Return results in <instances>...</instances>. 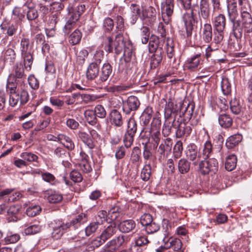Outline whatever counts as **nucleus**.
<instances>
[{"label":"nucleus","mask_w":252,"mask_h":252,"mask_svg":"<svg viewBox=\"0 0 252 252\" xmlns=\"http://www.w3.org/2000/svg\"><path fill=\"white\" fill-rule=\"evenodd\" d=\"M103 45L105 50L108 52H115L119 54L124 49L125 43L121 33H118L114 39L110 36L107 37L104 40Z\"/></svg>","instance_id":"nucleus-1"},{"label":"nucleus","mask_w":252,"mask_h":252,"mask_svg":"<svg viewBox=\"0 0 252 252\" xmlns=\"http://www.w3.org/2000/svg\"><path fill=\"white\" fill-rule=\"evenodd\" d=\"M218 163L216 159L214 158L208 159H200L197 166L200 172L203 175L209 174L210 172H215L217 170Z\"/></svg>","instance_id":"nucleus-2"},{"label":"nucleus","mask_w":252,"mask_h":252,"mask_svg":"<svg viewBox=\"0 0 252 252\" xmlns=\"http://www.w3.org/2000/svg\"><path fill=\"white\" fill-rule=\"evenodd\" d=\"M29 99V95L28 92L23 90L20 93H17L13 90L12 92H9V103L10 106L14 107L18 102H20L21 105L26 104Z\"/></svg>","instance_id":"nucleus-3"},{"label":"nucleus","mask_w":252,"mask_h":252,"mask_svg":"<svg viewBox=\"0 0 252 252\" xmlns=\"http://www.w3.org/2000/svg\"><path fill=\"white\" fill-rule=\"evenodd\" d=\"M116 232L115 225L114 224H110L102 231L99 237L93 241V245L96 247H99L113 236Z\"/></svg>","instance_id":"nucleus-4"},{"label":"nucleus","mask_w":252,"mask_h":252,"mask_svg":"<svg viewBox=\"0 0 252 252\" xmlns=\"http://www.w3.org/2000/svg\"><path fill=\"white\" fill-rule=\"evenodd\" d=\"M174 8V0H163L161 2V10L163 21L168 24L173 14Z\"/></svg>","instance_id":"nucleus-5"},{"label":"nucleus","mask_w":252,"mask_h":252,"mask_svg":"<svg viewBox=\"0 0 252 252\" xmlns=\"http://www.w3.org/2000/svg\"><path fill=\"white\" fill-rule=\"evenodd\" d=\"M194 6H193L190 13L186 12L183 16V19L185 23L187 37H189L191 35L193 27L194 24L197 22L196 20L194 18Z\"/></svg>","instance_id":"nucleus-6"},{"label":"nucleus","mask_w":252,"mask_h":252,"mask_svg":"<svg viewBox=\"0 0 252 252\" xmlns=\"http://www.w3.org/2000/svg\"><path fill=\"white\" fill-rule=\"evenodd\" d=\"M241 20L238 21L240 23L241 29L245 32L251 33L252 32V17L250 12L247 10H244V8L241 11Z\"/></svg>","instance_id":"nucleus-7"},{"label":"nucleus","mask_w":252,"mask_h":252,"mask_svg":"<svg viewBox=\"0 0 252 252\" xmlns=\"http://www.w3.org/2000/svg\"><path fill=\"white\" fill-rule=\"evenodd\" d=\"M138 98L133 95L129 96L126 100L123 102V110L127 115L131 112L136 111L140 106Z\"/></svg>","instance_id":"nucleus-8"},{"label":"nucleus","mask_w":252,"mask_h":252,"mask_svg":"<svg viewBox=\"0 0 252 252\" xmlns=\"http://www.w3.org/2000/svg\"><path fill=\"white\" fill-rule=\"evenodd\" d=\"M128 237L125 235H119L108 242L105 246V250L108 252H114L127 241Z\"/></svg>","instance_id":"nucleus-9"},{"label":"nucleus","mask_w":252,"mask_h":252,"mask_svg":"<svg viewBox=\"0 0 252 252\" xmlns=\"http://www.w3.org/2000/svg\"><path fill=\"white\" fill-rule=\"evenodd\" d=\"M70 227V224L69 222L64 223L60 220L56 221L53 227L52 237L56 240L60 239L65 231Z\"/></svg>","instance_id":"nucleus-10"},{"label":"nucleus","mask_w":252,"mask_h":252,"mask_svg":"<svg viewBox=\"0 0 252 252\" xmlns=\"http://www.w3.org/2000/svg\"><path fill=\"white\" fill-rule=\"evenodd\" d=\"M197 12L199 20L207 21L210 17L211 7L208 0H200Z\"/></svg>","instance_id":"nucleus-11"},{"label":"nucleus","mask_w":252,"mask_h":252,"mask_svg":"<svg viewBox=\"0 0 252 252\" xmlns=\"http://www.w3.org/2000/svg\"><path fill=\"white\" fill-rule=\"evenodd\" d=\"M160 125V120L158 119L154 118L150 132L151 133L152 139L155 142V144L154 145L155 148H157L160 140V133L159 131Z\"/></svg>","instance_id":"nucleus-12"},{"label":"nucleus","mask_w":252,"mask_h":252,"mask_svg":"<svg viewBox=\"0 0 252 252\" xmlns=\"http://www.w3.org/2000/svg\"><path fill=\"white\" fill-rule=\"evenodd\" d=\"M186 155L192 162L194 166L198 165V162L201 159V155L198 153L197 146L195 144H191L188 146Z\"/></svg>","instance_id":"nucleus-13"},{"label":"nucleus","mask_w":252,"mask_h":252,"mask_svg":"<svg viewBox=\"0 0 252 252\" xmlns=\"http://www.w3.org/2000/svg\"><path fill=\"white\" fill-rule=\"evenodd\" d=\"M100 62L101 60L99 59L95 60L89 65L86 71V77L88 80L94 79L98 76Z\"/></svg>","instance_id":"nucleus-14"},{"label":"nucleus","mask_w":252,"mask_h":252,"mask_svg":"<svg viewBox=\"0 0 252 252\" xmlns=\"http://www.w3.org/2000/svg\"><path fill=\"white\" fill-rule=\"evenodd\" d=\"M23 10L26 12L27 18L32 21L38 17L37 11L35 8V4L31 0H28L24 4Z\"/></svg>","instance_id":"nucleus-15"},{"label":"nucleus","mask_w":252,"mask_h":252,"mask_svg":"<svg viewBox=\"0 0 252 252\" xmlns=\"http://www.w3.org/2000/svg\"><path fill=\"white\" fill-rule=\"evenodd\" d=\"M26 75L24 72V69L21 63H16L14 69L13 73L9 76V78H14L16 83H21L26 79Z\"/></svg>","instance_id":"nucleus-16"},{"label":"nucleus","mask_w":252,"mask_h":252,"mask_svg":"<svg viewBox=\"0 0 252 252\" xmlns=\"http://www.w3.org/2000/svg\"><path fill=\"white\" fill-rule=\"evenodd\" d=\"M227 11L230 21L232 23L233 27L237 29L240 25V23L239 21H235L238 15L236 3L228 2Z\"/></svg>","instance_id":"nucleus-17"},{"label":"nucleus","mask_w":252,"mask_h":252,"mask_svg":"<svg viewBox=\"0 0 252 252\" xmlns=\"http://www.w3.org/2000/svg\"><path fill=\"white\" fill-rule=\"evenodd\" d=\"M213 25L215 32H221L222 31H224L226 25L224 15L219 14L217 16H215L213 19Z\"/></svg>","instance_id":"nucleus-18"},{"label":"nucleus","mask_w":252,"mask_h":252,"mask_svg":"<svg viewBox=\"0 0 252 252\" xmlns=\"http://www.w3.org/2000/svg\"><path fill=\"white\" fill-rule=\"evenodd\" d=\"M19 50L21 55L29 53H33V43L28 38H22L20 43Z\"/></svg>","instance_id":"nucleus-19"},{"label":"nucleus","mask_w":252,"mask_h":252,"mask_svg":"<svg viewBox=\"0 0 252 252\" xmlns=\"http://www.w3.org/2000/svg\"><path fill=\"white\" fill-rule=\"evenodd\" d=\"M162 43H163V42L162 40H159L158 37L152 35L149 43V50L150 52H158V51H160L159 49H161V52H163L162 46L161 45Z\"/></svg>","instance_id":"nucleus-20"},{"label":"nucleus","mask_w":252,"mask_h":252,"mask_svg":"<svg viewBox=\"0 0 252 252\" xmlns=\"http://www.w3.org/2000/svg\"><path fill=\"white\" fill-rule=\"evenodd\" d=\"M163 242H165V247L166 249L171 248L174 251L183 252L181 251L182 243L179 239L171 237L166 240L165 238L163 239Z\"/></svg>","instance_id":"nucleus-21"},{"label":"nucleus","mask_w":252,"mask_h":252,"mask_svg":"<svg viewBox=\"0 0 252 252\" xmlns=\"http://www.w3.org/2000/svg\"><path fill=\"white\" fill-rule=\"evenodd\" d=\"M192 128L189 125L184 122H180L178 125V128L176 132V136L181 138L183 136H189L191 132Z\"/></svg>","instance_id":"nucleus-22"},{"label":"nucleus","mask_w":252,"mask_h":252,"mask_svg":"<svg viewBox=\"0 0 252 252\" xmlns=\"http://www.w3.org/2000/svg\"><path fill=\"white\" fill-rule=\"evenodd\" d=\"M57 138H58V141L60 142L68 150L71 151L74 149V143L69 137L63 134H60L57 136Z\"/></svg>","instance_id":"nucleus-23"},{"label":"nucleus","mask_w":252,"mask_h":252,"mask_svg":"<svg viewBox=\"0 0 252 252\" xmlns=\"http://www.w3.org/2000/svg\"><path fill=\"white\" fill-rule=\"evenodd\" d=\"M16 56L15 51L14 49L10 47L4 48L2 52L1 57L5 62L9 64L14 62Z\"/></svg>","instance_id":"nucleus-24"},{"label":"nucleus","mask_w":252,"mask_h":252,"mask_svg":"<svg viewBox=\"0 0 252 252\" xmlns=\"http://www.w3.org/2000/svg\"><path fill=\"white\" fill-rule=\"evenodd\" d=\"M136 224L134 220H127L121 222L119 227L120 230L123 233H128L132 231L135 227Z\"/></svg>","instance_id":"nucleus-25"},{"label":"nucleus","mask_w":252,"mask_h":252,"mask_svg":"<svg viewBox=\"0 0 252 252\" xmlns=\"http://www.w3.org/2000/svg\"><path fill=\"white\" fill-rule=\"evenodd\" d=\"M201 36L206 43H209L212 40V28L211 24L206 23L204 25Z\"/></svg>","instance_id":"nucleus-26"},{"label":"nucleus","mask_w":252,"mask_h":252,"mask_svg":"<svg viewBox=\"0 0 252 252\" xmlns=\"http://www.w3.org/2000/svg\"><path fill=\"white\" fill-rule=\"evenodd\" d=\"M112 72V67L108 63H104L100 71L99 80L101 82L106 81Z\"/></svg>","instance_id":"nucleus-27"},{"label":"nucleus","mask_w":252,"mask_h":252,"mask_svg":"<svg viewBox=\"0 0 252 252\" xmlns=\"http://www.w3.org/2000/svg\"><path fill=\"white\" fill-rule=\"evenodd\" d=\"M110 120L116 126L120 127L123 124V120L120 112L116 109L112 110L110 114Z\"/></svg>","instance_id":"nucleus-28"},{"label":"nucleus","mask_w":252,"mask_h":252,"mask_svg":"<svg viewBox=\"0 0 252 252\" xmlns=\"http://www.w3.org/2000/svg\"><path fill=\"white\" fill-rule=\"evenodd\" d=\"M218 121L220 125L225 128L230 127L233 123L231 117L229 115L226 114L220 115L218 118Z\"/></svg>","instance_id":"nucleus-29"},{"label":"nucleus","mask_w":252,"mask_h":252,"mask_svg":"<svg viewBox=\"0 0 252 252\" xmlns=\"http://www.w3.org/2000/svg\"><path fill=\"white\" fill-rule=\"evenodd\" d=\"M242 137L240 134H236L229 137L226 141V146L228 149H232L239 144L242 140Z\"/></svg>","instance_id":"nucleus-30"},{"label":"nucleus","mask_w":252,"mask_h":252,"mask_svg":"<svg viewBox=\"0 0 252 252\" xmlns=\"http://www.w3.org/2000/svg\"><path fill=\"white\" fill-rule=\"evenodd\" d=\"M153 113V111L151 107H147L145 109L140 117L141 121L144 125L146 126L149 123Z\"/></svg>","instance_id":"nucleus-31"},{"label":"nucleus","mask_w":252,"mask_h":252,"mask_svg":"<svg viewBox=\"0 0 252 252\" xmlns=\"http://www.w3.org/2000/svg\"><path fill=\"white\" fill-rule=\"evenodd\" d=\"M130 9L131 12L130 18V23L132 25H133L136 23L138 17L140 16L141 10L140 6L135 4H131Z\"/></svg>","instance_id":"nucleus-32"},{"label":"nucleus","mask_w":252,"mask_h":252,"mask_svg":"<svg viewBox=\"0 0 252 252\" xmlns=\"http://www.w3.org/2000/svg\"><path fill=\"white\" fill-rule=\"evenodd\" d=\"M161 51V49H159ZM163 52L158 51V52L155 53L151 57L150 66L152 69H155L159 66L162 59V54Z\"/></svg>","instance_id":"nucleus-33"},{"label":"nucleus","mask_w":252,"mask_h":252,"mask_svg":"<svg viewBox=\"0 0 252 252\" xmlns=\"http://www.w3.org/2000/svg\"><path fill=\"white\" fill-rule=\"evenodd\" d=\"M200 54H197L187 60L186 65L188 69L192 70L198 66L200 63Z\"/></svg>","instance_id":"nucleus-34"},{"label":"nucleus","mask_w":252,"mask_h":252,"mask_svg":"<svg viewBox=\"0 0 252 252\" xmlns=\"http://www.w3.org/2000/svg\"><path fill=\"white\" fill-rule=\"evenodd\" d=\"M33 53H29L21 55L23 59V63L25 68L28 70H31L32 65L33 61Z\"/></svg>","instance_id":"nucleus-35"},{"label":"nucleus","mask_w":252,"mask_h":252,"mask_svg":"<svg viewBox=\"0 0 252 252\" xmlns=\"http://www.w3.org/2000/svg\"><path fill=\"white\" fill-rule=\"evenodd\" d=\"M102 225L101 221H93L91 222L85 228L86 235L90 236L94 233Z\"/></svg>","instance_id":"nucleus-36"},{"label":"nucleus","mask_w":252,"mask_h":252,"mask_svg":"<svg viewBox=\"0 0 252 252\" xmlns=\"http://www.w3.org/2000/svg\"><path fill=\"white\" fill-rule=\"evenodd\" d=\"M178 168L180 173H187L190 169V162L185 158H181L178 161Z\"/></svg>","instance_id":"nucleus-37"},{"label":"nucleus","mask_w":252,"mask_h":252,"mask_svg":"<svg viewBox=\"0 0 252 252\" xmlns=\"http://www.w3.org/2000/svg\"><path fill=\"white\" fill-rule=\"evenodd\" d=\"M237 158L234 155L228 156L226 158L225 163V168L229 171L233 170L236 166Z\"/></svg>","instance_id":"nucleus-38"},{"label":"nucleus","mask_w":252,"mask_h":252,"mask_svg":"<svg viewBox=\"0 0 252 252\" xmlns=\"http://www.w3.org/2000/svg\"><path fill=\"white\" fill-rule=\"evenodd\" d=\"M20 238V235L18 234L8 231L2 241L5 244H13L18 242Z\"/></svg>","instance_id":"nucleus-39"},{"label":"nucleus","mask_w":252,"mask_h":252,"mask_svg":"<svg viewBox=\"0 0 252 252\" xmlns=\"http://www.w3.org/2000/svg\"><path fill=\"white\" fill-rule=\"evenodd\" d=\"M79 138L82 141L90 148L93 149L94 147V145L92 140L89 137L87 133L84 132H80L78 133Z\"/></svg>","instance_id":"nucleus-40"},{"label":"nucleus","mask_w":252,"mask_h":252,"mask_svg":"<svg viewBox=\"0 0 252 252\" xmlns=\"http://www.w3.org/2000/svg\"><path fill=\"white\" fill-rule=\"evenodd\" d=\"M41 210L39 205L31 204L26 209V213L29 217H34L39 214Z\"/></svg>","instance_id":"nucleus-41"},{"label":"nucleus","mask_w":252,"mask_h":252,"mask_svg":"<svg viewBox=\"0 0 252 252\" xmlns=\"http://www.w3.org/2000/svg\"><path fill=\"white\" fill-rule=\"evenodd\" d=\"M84 115L86 120L90 124L94 125L96 123L97 119L95 112L93 110H86L84 112Z\"/></svg>","instance_id":"nucleus-42"},{"label":"nucleus","mask_w":252,"mask_h":252,"mask_svg":"<svg viewBox=\"0 0 252 252\" xmlns=\"http://www.w3.org/2000/svg\"><path fill=\"white\" fill-rule=\"evenodd\" d=\"M87 221V216L86 214L82 213L78 215L76 218L74 219L69 223L74 227H77L80 223H84Z\"/></svg>","instance_id":"nucleus-43"},{"label":"nucleus","mask_w":252,"mask_h":252,"mask_svg":"<svg viewBox=\"0 0 252 252\" xmlns=\"http://www.w3.org/2000/svg\"><path fill=\"white\" fill-rule=\"evenodd\" d=\"M120 209L118 206H114L111 208L107 213L108 219L111 220H116L119 216Z\"/></svg>","instance_id":"nucleus-44"},{"label":"nucleus","mask_w":252,"mask_h":252,"mask_svg":"<svg viewBox=\"0 0 252 252\" xmlns=\"http://www.w3.org/2000/svg\"><path fill=\"white\" fill-rule=\"evenodd\" d=\"M230 107L232 112L235 114H239L242 109L239 101L236 98L230 101Z\"/></svg>","instance_id":"nucleus-45"},{"label":"nucleus","mask_w":252,"mask_h":252,"mask_svg":"<svg viewBox=\"0 0 252 252\" xmlns=\"http://www.w3.org/2000/svg\"><path fill=\"white\" fill-rule=\"evenodd\" d=\"M82 37V34L80 31L75 30L69 36V42L72 45L78 43Z\"/></svg>","instance_id":"nucleus-46"},{"label":"nucleus","mask_w":252,"mask_h":252,"mask_svg":"<svg viewBox=\"0 0 252 252\" xmlns=\"http://www.w3.org/2000/svg\"><path fill=\"white\" fill-rule=\"evenodd\" d=\"M20 157L25 161L30 162L36 161L38 159V157L36 155L31 152L22 153Z\"/></svg>","instance_id":"nucleus-47"},{"label":"nucleus","mask_w":252,"mask_h":252,"mask_svg":"<svg viewBox=\"0 0 252 252\" xmlns=\"http://www.w3.org/2000/svg\"><path fill=\"white\" fill-rule=\"evenodd\" d=\"M127 130L126 133L130 135H135L137 130V124L135 120L130 118L127 122Z\"/></svg>","instance_id":"nucleus-48"},{"label":"nucleus","mask_w":252,"mask_h":252,"mask_svg":"<svg viewBox=\"0 0 252 252\" xmlns=\"http://www.w3.org/2000/svg\"><path fill=\"white\" fill-rule=\"evenodd\" d=\"M151 166L149 164H146L143 168L141 173V177L143 181H148L151 176Z\"/></svg>","instance_id":"nucleus-49"},{"label":"nucleus","mask_w":252,"mask_h":252,"mask_svg":"<svg viewBox=\"0 0 252 252\" xmlns=\"http://www.w3.org/2000/svg\"><path fill=\"white\" fill-rule=\"evenodd\" d=\"M130 62H129V57H127L126 58H121L120 59L119 63V71L122 72L125 71V70L130 66Z\"/></svg>","instance_id":"nucleus-50"},{"label":"nucleus","mask_w":252,"mask_h":252,"mask_svg":"<svg viewBox=\"0 0 252 252\" xmlns=\"http://www.w3.org/2000/svg\"><path fill=\"white\" fill-rule=\"evenodd\" d=\"M140 31L142 43L143 44H146L148 41L150 36L149 29L146 27H143Z\"/></svg>","instance_id":"nucleus-51"},{"label":"nucleus","mask_w":252,"mask_h":252,"mask_svg":"<svg viewBox=\"0 0 252 252\" xmlns=\"http://www.w3.org/2000/svg\"><path fill=\"white\" fill-rule=\"evenodd\" d=\"M183 151V144L181 141H178L173 148L174 156L175 158H180Z\"/></svg>","instance_id":"nucleus-52"},{"label":"nucleus","mask_w":252,"mask_h":252,"mask_svg":"<svg viewBox=\"0 0 252 252\" xmlns=\"http://www.w3.org/2000/svg\"><path fill=\"white\" fill-rule=\"evenodd\" d=\"M212 151V145L210 141H207L204 144L202 154L203 159L208 158Z\"/></svg>","instance_id":"nucleus-53"},{"label":"nucleus","mask_w":252,"mask_h":252,"mask_svg":"<svg viewBox=\"0 0 252 252\" xmlns=\"http://www.w3.org/2000/svg\"><path fill=\"white\" fill-rule=\"evenodd\" d=\"M41 230V227L38 224L31 225L25 229L26 235H32L37 233Z\"/></svg>","instance_id":"nucleus-54"},{"label":"nucleus","mask_w":252,"mask_h":252,"mask_svg":"<svg viewBox=\"0 0 252 252\" xmlns=\"http://www.w3.org/2000/svg\"><path fill=\"white\" fill-rule=\"evenodd\" d=\"M166 50L168 58L172 59L174 56V47L173 41L171 39L168 38L166 44Z\"/></svg>","instance_id":"nucleus-55"},{"label":"nucleus","mask_w":252,"mask_h":252,"mask_svg":"<svg viewBox=\"0 0 252 252\" xmlns=\"http://www.w3.org/2000/svg\"><path fill=\"white\" fill-rule=\"evenodd\" d=\"M63 199L62 195L58 193L54 192L50 194L48 197V200L51 203H57Z\"/></svg>","instance_id":"nucleus-56"},{"label":"nucleus","mask_w":252,"mask_h":252,"mask_svg":"<svg viewBox=\"0 0 252 252\" xmlns=\"http://www.w3.org/2000/svg\"><path fill=\"white\" fill-rule=\"evenodd\" d=\"M77 61L79 63H84L85 59L88 56V52L86 49H82L76 53Z\"/></svg>","instance_id":"nucleus-57"},{"label":"nucleus","mask_w":252,"mask_h":252,"mask_svg":"<svg viewBox=\"0 0 252 252\" xmlns=\"http://www.w3.org/2000/svg\"><path fill=\"white\" fill-rule=\"evenodd\" d=\"M96 117L100 118H104L106 115V112L104 107L101 105H97L94 110Z\"/></svg>","instance_id":"nucleus-58"},{"label":"nucleus","mask_w":252,"mask_h":252,"mask_svg":"<svg viewBox=\"0 0 252 252\" xmlns=\"http://www.w3.org/2000/svg\"><path fill=\"white\" fill-rule=\"evenodd\" d=\"M221 90L224 95H228L231 92V85L227 79L223 80L221 84Z\"/></svg>","instance_id":"nucleus-59"},{"label":"nucleus","mask_w":252,"mask_h":252,"mask_svg":"<svg viewBox=\"0 0 252 252\" xmlns=\"http://www.w3.org/2000/svg\"><path fill=\"white\" fill-rule=\"evenodd\" d=\"M153 221L152 216L149 214H145L140 218V223L145 227Z\"/></svg>","instance_id":"nucleus-60"},{"label":"nucleus","mask_w":252,"mask_h":252,"mask_svg":"<svg viewBox=\"0 0 252 252\" xmlns=\"http://www.w3.org/2000/svg\"><path fill=\"white\" fill-rule=\"evenodd\" d=\"M70 178L75 183L80 182L83 179L81 174L77 170H73L70 172Z\"/></svg>","instance_id":"nucleus-61"},{"label":"nucleus","mask_w":252,"mask_h":252,"mask_svg":"<svg viewBox=\"0 0 252 252\" xmlns=\"http://www.w3.org/2000/svg\"><path fill=\"white\" fill-rule=\"evenodd\" d=\"M145 229L148 233L152 234L158 231L159 229V226L152 221L145 227Z\"/></svg>","instance_id":"nucleus-62"},{"label":"nucleus","mask_w":252,"mask_h":252,"mask_svg":"<svg viewBox=\"0 0 252 252\" xmlns=\"http://www.w3.org/2000/svg\"><path fill=\"white\" fill-rule=\"evenodd\" d=\"M28 82L31 87L36 90L39 87V82L37 79L34 77L33 75H30L28 78Z\"/></svg>","instance_id":"nucleus-63"},{"label":"nucleus","mask_w":252,"mask_h":252,"mask_svg":"<svg viewBox=\"0 0 252 252\" xmlns=\"http://www.w3.org/2000/svg\"><path fill=\"white\" fill-rule=\"evenodd\" d=\"M41 175L42 179L46 182L53 184L55 180V177L54 176L49 172H41Z\"/></svg>","instance_id":"nucleus-64"}]
</instances>
